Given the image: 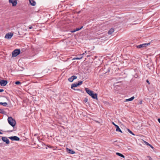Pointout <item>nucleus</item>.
<instances>
[{
  "label": "nucleus",
  "instance_id": "obj_1",
  "mask_svg": "<svg viewBox=\"0 0 160 160\" xmlns=\"http://www.w3.org/2000/svg\"><path fill=\"white\" fill-rule=\"evenodd\" d=\"M8 121L9 124L12 127H13L15 126L16 124V121L12 117H8Z\"/></svg>",
  "mask_w": 160,
  "mask_h": 160
},
{
  "label": "nucleus",
  "instance_id": "obj_2",
  "mask_svg": "<svg viewBox=\"0 0 160 160\" xmlns=\"http://www.w3.org/2000/svg\"><path fill=\"white\" fill-rule=\"evenodd\" d=\"M20 50L19 49H16L15 50L12 52V57H16L20 53Z\"/></svg>",
  "mask_w": 160,
  "mask_h": 160
},
{
  "label": "nucleus",
  "instance_id": "obj_3",
  "mask_svg": "<svg viewBox=\"0 0 160 160\" xmlns=\"http://www.w3.org/2000/svg\"><path fill=\"white\" fill-rule=\"evenodd\" d=\"M9 138L12 141H18L20 140L19 138L16 136L9 137Z\"/></svg>",
  "mask_w": 160,
  "mask_h": 160
},
{
  "label": "nucleus",
  "instance_id": "obj_4",
  "mask_svg": "<svg viewBox=\"0 0 160 160\" xmlns=\"http://www.w3.org/2000/svg\"><path fill=\"white\" fill-rule=\"evenodd\" d=\"M13 35V33L10 32L6 34L5 37V38L10 39L11 38Z\"/></svg>",
  "mask_w": 160,
  "mask_h": 160
},
{
  "label": "nucleus",
  "instance_id": "obj_5",
  "mask_svg": "<svg viewBox=\"0 0 160 160\" xmlns=\"http://www.w3.org/2000/svg\"><path fill=\"white\" fill-rule=\"evenodd\" d=\"M2 140L3 141L5 142L6 144H8L9 143H10L7 137H2Z\"/></svg>",
  "mask_w": 160,
  "mask_h": 160
},
{
  "label": "nucleus",
  "instance_id": "obj_6",
  "mask_svg": "<svg viewBox=\"0 0 160 160\" xmlns=\"http://www.w3.org/2000/svg\"><path fill=\"white\" fill-rule=\"evenodd\" d=\"M150 44V43H144L143 44H140V45L137 46V48H140L143 47H145L148 45Z\"/></svg>",
  "mask_w": 160,
  "mask_h": 160
},
{
  "label": "nucleus",
  "instance_id": "obj_7",
  "mask_svg": "<svg viewBox=\"0 0 160 160\" xmlns=\"http://www.w3.org/2000/svg\"><path fill=\"white\" fill-rule=\"evenodd\" d=\"M9 3L12 4V6L13 7L15 6L17 3V0H9Z\"/></svg>",
  "mask_w": 160,
  "mask_h": 160
},
{
  "label": "nucleus",
  "instance_id": "obj_8",
  "mask_svg": "<svg viewBox=\"0 0 160 160\" xmlns=\"http://www.w3.org/2000/svg\"><path fill=\"white\" fill-rule=\"evenodd\" d=\"M8 83V81L6 80H1L0 81V85L2 86H4Z\"/></svg>",
  "mask_w": 160,
  "mask_h": 160
},
{
  "label": "nucleus",
  "instance_id": "obj_9",
  "mask_svg": "<svg viewBox=\"0 0 160 160\" xmlns=\"http://www.w3.org/2000/svg\"><path fill=\"white\" fill-rule=\"evenodd\" d=\"M78 84H77V83H72L71 85V88H72V89L75 90H77L78 91H80V89H76L75 88H74L76 87H78Z\"/></svg>",
  "mask_w": 160,
  "mask_h": 160
},
{
  "label": "nucleus",
  "instance_id": "obj_10",
  "mask_svg": "<svg viewBox=\"0 0 160 160\" xmlns=\"http://www.w3.org/2000/svg\"><path fill=\"white\" fill-rule=\"evenodd\" d=\"M112 124L115 126L116 128V131L117 132H119L121 133H122V132L121 130L120 129V128H119V127L116 125L114 122H112Z\"/></svg>",
  "mask_w": 160,
  "mask_h": 160
},
{
  "label": "nucleus",
  "instance_id": "obj_11",
  "mask_svg": "<svg viewBox=\"0 0 160 160\" xmlns=\"http://www.w3.org/2000/svg\"><path fill=\"white\" fill-rule=\"evenodd\" d=\"M77 76L73 75L69 78H68V80L71 82H72L74 80L77 79Z\"/></svg>",
  "mask_w": 160,
  "mask_h": 160
},
{
  "label": "nucleus",
  "instance_id": "obj_12",
  "mask_svg": "<svg viewBox=\"0 0 160 160\" xmlns=\"http://www.w3.org/2000/svg\"><path fill=\"white\" fill-rule=\"evenodd\" d=\"M90 96L93 99H96V100H98L97 96L98 94L97 93H92Z\"/></svg>",
  "mask_w": 160,
  "mask_h": 160
},
{
  "label": "nucleus",
  "instance_id": "obj_13",
  "mask_svg": "<svg viewBox=\"0 0 160 160\" xmlns=\"http://www.w3.org/2000/svg\"><path fill=\"white\" fill-rule=\"evenodd\" d=\"M85 90L86 92L90 96V95L93 92L92 91L90 90L88 88H85Z\"/></svg>",
  "mask_w": 160,
  "mask_h": 160
},
{
  "label": "nucleus",
  "instance_id": "obj_14",
  "mask_svg": "<svg viewBox=\"0 0 160 160\" xmlns=\"http://www.w3.org/2000/svg\"><path fill=\"white\" fill-rule=\"evenodd\" d=\"M30 4L32 6H34L35 5L36 3V2L33 0H29Z\"/></svg>",
  "mask_w": 160,
  "mask_h": 160
},
{
  "label": "nucleus",
  "instance_id": "obj_15",
  "mask_svg": "<svg viewBox=\"0 0 160 160\" xmlns=\"http://www.w3.org/2000/svg\"><path fill=\"white\" fill-rule=\"evenodd\" d=\"M67 152L69 153L73 154H74L75 152L72 149H69L68 148H67Z\"/></svg>",
  "mask_w": 160,
  "mask_h": 160
},
{
  "label": "nucleus",
  "instance_id": "obj_16",
  "mask_svg": "<svg viewBox=\"0 0 160 160\" xmlns=\"http://www.w3.org/2000/svg\"><path fill=\"white\" fill-rule=\"evenodd\" d=\"M114 31V29L112 28L110 29L108 32V34L109 35L111 34Z\"/></svg>",
  "mask_w": 160,
  "mask_h": 160
},
{
  "label": "nucleus",
  "instance_id": "obj_17",
  "mask_svg": "<svg viewBox=\"0 0 160 160\" xmlns=\"http://www.w3.org/2000/svg\"><path fill=\"white\" fill-rule=\"evenodd\" d=\"M83 27V26H82L81 28H77L75 30H73L72 31V32H75L77 31H79L80 30H81L82 28Z\"/></svg>",
  "mask_w": 160,
  "mask_h": 160
},
{
  "label": "nucleus",
  "instance_id": "obj_18",
  "mask_svg": "<svg viewBox=\"0 0 160 160\" xmlns=\"http://www.w3.org/2000/svg\"><path fill=\"white\" fill-rule=\"evenodd\" d=\"M134 98H135L134 96L132 97L126 99L125 101L127 102V101H132L134 99Z\"/></svg>",
  "mask_w": 160,
  "mask_h": 160
},
{
  "label": "nucleus",
  "instance_id": "obj_19",
  "mask_svg": "<svg viewBox=\"0 0 160 160\" xmlns=\"http://www.w3.org/2000/svg\"><path fill=\"white\" fill-rule=\"evenodd\" d=\"M116 154L117 155H118V156H120V157H122L123 158H124V157H125L124 156L123 154H122L121 153H119V152H117L116 153Z\"/></svg>",
  "mask_w": 160,
  "mask_h": 160
},
{
  "label": "nucleus",
  "instance_id": "obj_20",
  "mask_svg": "<svg viewBox=\"0 0 160 160\" xmlns=\"http://www.w3.org/2000/svg\"><path fill=\"white\" fill-rule=\"evenodd\" d=\"M145 143L146 144V145H147L148 146H149L150 147H151L153 149L154 148L152 146L151 144L148 143V142L145 141Z\"/></svg>",
  "mask_w": 160,
  "mask_h": 160
},
{
  "label": "nucleus",
  "instance_id": "obj_21",
  "mask_svg": "<svg viewBox=\"0 0 160 160\" xmlns=\"http://www.w3.org/2000/svg\"><path fill=\"white\" fill-rule=\"evenodd\" d=\"M0 104L2 105L3 106H6L7 105V102H0Z\"/></svg>",
  "mask_w": 160,
  "mask_h": 160
},
{
  "label": "nucleus",
  "instance_id": "obj_22",
  "mask_svg": "<svg viewBox=\"0 0 160 160\" xmlns=\"http://www.w3.org/2000/svg\"><path fill=\"white\" fill-rule=\"evenodd\" d=\"M5 112V111L4 110L1 108H0V113H2V114H4Z\"/></svg>",
  "mask_w": 160,
  "mask_h": 160
},
{
  "label": "nucleus",
  "instance_id": "obj_23",
  "mask_svg": "<svg viewBox=\"0 0 160 160\" xmlns=\"http://www.w3.org/2000/svg\"><path fill=\"white\" fill-rule=\"evenodd\" d=\"M127 130L128 131V132L130 133H131V134H132V135H135V134L133 133V132L131 131L129 129H127Z\"/></svg>",
  "mask_w": 160,
  "mask_h": 160
},
{
  "label": "nucleus",
  "instance_id": "obj_24",
  "mask_svg": "<svg viewBox=\"0 0 160 160\" xmlns=\"http://www.w3.org/2000/svg\"><path fill=\"white\" fill-rule=\"evenodd\" d=\"M82 83V81H79L78 82L77 84L78 85V86H79L80 85H81Z\"/></svg>",
  "mask_w": 160,
  "mask_h": 160
},
{
  "label": "nucleus",
  "instance_id": "obj_25",
  "mask_svg": "<svg viewBox=\"0 0 160 160\" xmlns=\"http://www.w3.org/2000/svg\"><path fill=\"white\" fill-rule=\"evenodd\" d=\"M15 84L16 85H19L21 84V82L19 81H17L15 82Z\"/></svg>",
  "mask_w": 160,
  "mask_h": 160
},
{
  "label": "nucleus",
  "instance_id": "obj_26",
  "mask_svg": "<svg viewBox=\"0 0 160 160\" xmlns=\"http://www.w3.org/2000/svg\"><path fill=\"white\" fill-rule=\"evenodd\" d=\"M82 58V57L80 58H74V59H77V60H80V59H81V58Z\"/></svg>",
  "mask_w": 160,
  "mask_h": 160
},
{
  "label": "nucleus",
  "instance_id": "obj_27",
  "mask_svg": "<svg viewBox=\"0 0 160 160\" xmlns=\"http://www.w3.org/2000/svg\"><path fill=\"white\" fill-rule=\"evenodd\" d=\"M88 98H85V99L84 100V102H86L88 101Z\"/></svg>",
  "mask_w": 160,
  "mask_h": 160
},
{
  "label": "nucleus",
  "instance_id": "obj_28",
  "mask_svg": "<svg viewBox=\"0 0 160 160\" xmlns=\"http://www.w3.org/2000/svg\"><path fill=\"white\" fill-rule=\"evenodd\" d=\"M147 157L149 158V160H152V159L150 156H147Z\"/></svg>",
  "mask_w": 160,
  "mask_h": 160
},
{
  "label": "nucleus",
  "instance_id": "obj_29",
  "mask_svg": "<svg viewBox=\"0 0 160 160\" xmlns=\"http://www.w3.org/2000/svg\"><path fill=\"white\" fill-rule=\"evenodd\" d=\"M90 52V51H85V53H86V54H89V52Z\"/></svg>",
  "mask_w": 160,
  "mask_h": 160
},
{
  "label": "nucleus",
  "instance_id": "obj_30",
  "mask_svg": "<svg viewBox=\"0 0 160 160\" xmlns=\"http://www.w3.org/2000/svg\"><path fill=\"white\" fill-rule=\"evenodd\" d=\"M47 146H48V147L49 148H53V147H52V146H50L49 145H48Z\"/></svg>",
  "mask_w": 160,
  "mask_h": 160
},
{
  "label": "nucleus",
  "instance_id": "obj_31",
  "mask_svg": "<svg viewBox=\"0 0 160 160\" xmlns=\"http://www.w3.org/2000/svg\"><path fill=\"white\" fill-rule=\"evenodd\" d=\"M4 91V90L3 89H0V92H2Z\"/></svg>",
  "mask_w": 160,
  "mask_h": 160
},
{
  "label": "nucleus",
  "instance_id": "obj_32",
  "mask_svg": "<svg viewBox=\"0 0 160 160\" xmlns=\"http://www.w3.org/2000/svg\"><path fill=\"white\" fill-rule=\"evenodd\" d=\"M146 82L149 84H150V83H149V82L148 81V80H146Z\"/></svg>",
  "mask_w": 160,
  "mask_h": 160
},
{
  "label": "nucleus",
  "instance_id": "obj_33",
  "mask_svg": "<svg viewBox=\"0 0 160 160\" xmlns=\"http://www.w3.org/2000/svg\"><path fill=\"white\" fill-rule=\"evenodd\" d=\"M158 121L160 123V118H158Z\"/></svg>",
  "mask_w": 160,
  "mask_h": 160
},
{
  "label": "nucleus",
  "instance_id": "obj_34",
  "mask_svg": "<svg viewBox=\"0 0 160 160\" xmlns=\"http://www.w3.org/2000/svg\"><path fill=\"white\" fill-rule=\"evenodd\" d=\"M32 28V26H30L29 27V28L30 29H31Z\"/></svg>",
  "mask_w": 160,
  "mask_h": 160
},
{
  "label": "nucleus",
  "instance_id": "obj_35",
  "mask_svg": "<svg viewBox=\"0 0 160 160\" xmlns=\"http://www.w3.org/2000/svg\"><path fill=\"white\" fill-rule=\"evenodd\" d=\"M91 56V55H87V57H89V56Z\"/></svg>",
  "mask_w": 160,
  "mask_h": 160
},
{
  "label": "nucleus",
  "instance_id": "obj_36",
  "mask_svg": "<svg viewBox=\"0 0 160 160\" xmlns=\"http://www.w3.org/2000/svg\"><path fill=\"white\" fill-rule=\"evenodd\" d=\"M140 104H142V101H141L140 102Z\"/></svg>",
  "mask_w": 160,
  "mask_h": 160
},
{
  "label": "nucleus",
  "instance_id": "obj_37",
  "mask_svg": "<svg viewBox=\"0 0 160 160\" xmlns=\"http://www.w3.org/2000/svg\"><path fill=\"white\" fill-rule=\"evenodd\" d=\"M2 134V132H0V134Z\"/></svg>",
  "mask_w": 160,
  "mask_h": 160
},
{
  "label": "nucleus",
  "instance_id": "obj_38",
  "mask_svg": "<svg viewBox=\"0 0 160 160\" xmlns=\"http://www.w3.org/2000/svg\"><path fill=\"white\" fill-rule=\"evenodd\" d=\"M80 11H79V12H78V13H80Z\"/></svg>",
  "mask_w": 160,
  "mask_h": 160
},
{
  "label": "nucleus",
  "instance_id": "obj_39",
  "mask_svg": "<svg viewBox=\"0 0 160 160\" xmlns=\"http://www.w3.org/2000/svg\"><path fill=\"white\" fill-rule=\"evenodd\" d=\"M84 53H83L82 54V55H84Z\"/></svg>",
  "mask_w": 160,
  "mask_h": 160
},
{
  "label": "nucleus",
  "instance_id": "obj_40",
  "mask_svg": "<svg viewBox=\"0 0 160 160\" xmlns=\"http://www.w3.org/2000/svg\"><path fill=\"white\" fill-rule=\"evenodd\" d=\"M122 144H123V145H125L124 144V143H122Z\"/></svg>",
  "mask_w": 160,
  "mask_h": 160
},
{
  "label": "nucleus",
  "instance_id": "obj_41",
  "mask_svg": "<svg viewBox=\"0 0 160 160\" xmlns=\"http://www.w3.org/2000/svg\"><path fill=\"white\" fill-rule=\"evenodd\" d=\"M12 131H9V132H12Z\"/></svg>",
  "mask_w": 160,
  "mask_h": 160
}]
</instances>
